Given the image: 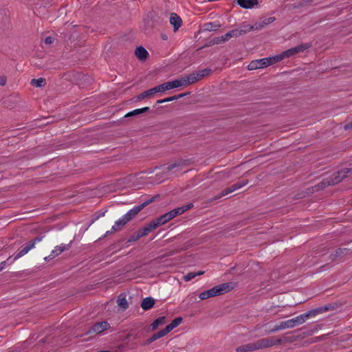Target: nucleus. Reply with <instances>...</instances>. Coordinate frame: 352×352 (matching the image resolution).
<instances>
[{
    "label": "nucleus",
    "mask_w": 352,
    "mask_h": 352,
    "mask_svg": "<svg viewBox=\"0 0 352 352\" xmlns=\"http://www.w3.org/2000/svg\"><path fill=\"white\" fill-rule=\"evenodd\" d=\"M155 221L157 223L158 226H162L168 222V220L167 219L164 214L156 218Z\"/></svg>",
    "instance_id": "obj_36"
},
{
    "label": "nucleus",
    "mask_w": 352,
    "mask_h": 352,
    "mask_svg": "<svg viewBox=\"0 0 352 352\" xmlns=\"http://www.w3.org/2000/svg\"><path fill=\"white\" fill-rule=\"evenodd\" d=\"M43 237H44V236H43V235L38 236L34 238L33 239L29 241L25 244H24L21 247V249L16 253L13 261H15V260L21 258V256H24L25 254H26L30 250H32L35 246V244L37 242L41 241L42 239H43Z\"/></svg>",
    "instance_id": "obj_4"
},
{
    "label": "nucleus",
    "mask_w": 352,
    "mask_h": 352,
    "mask_svg": "<svg viewBox=\"0 0 352 352\" xmlns=\"http://www.w3.org/2000/svg\"><path fill=\"white\" fill-rule=\"evenodd\" d=\"M141 237L140 236L139 234L138 233V232L133 233L129 238V239L127 240L126 243H132V242H134V241H138V239H140Z\"/></svg>",
    "instance_id": "obj_38"
},
{
    "label": "nucleus",
    "mask_w": 352,
    "mask_h": 352,
    "mask_svg": "<svg viewBox=\"0 0 352 352\" xmlns=\"http://www.w3.org/2000/svg\"><path fill=\"white\" fill-rule=\"evenodd\" d=\"M170 23L173 26L174 31L176 32L181 27L182 20L176 13H171Z\"/></svg>",
    "instance_id": "obj_15"
},
{
    "label": "nucleus",
    "mask_w": 352,
    "mask_h": 352,
    "mask_svg": "<svg viewBox=\"0 0 352 352\" xmlns=\"http://www.w3.org/2000/svg\"><path fill=\"white\" fill-rule=\"evenodd\" d=\"M189 94H190V92H185V93H182V94H178V95H176V96L168 97V98H164V99H162V100H158L156 102V104H162V103H164V102H171V101H173L175 100L180 99L182 98H184L186 96H188Z\"/></svg>",
    "instance_id": "obj_24"
},
{
    "label": "nucleus",
    "mask_w": 352,
    "mask_h": 352,
    "mask_svg": "<svg viewBox=\"0 0 352 352\" xmlns=\"http://www.w3.org/2000/svg\"><path fill=\"white\" fill-rule=\"evenodd\" d=\"M184 86H187L197 82V78L195 77L194 73L189 74L188 76L182 77Z\"/></svg>",
    "instance_id": "obj_28"
},
{
    "label": "nucleus",
    "mask_w": 352,
    "mask_h": 352,
    "mask_svg": "<svg viewBox=\"0 0 352 352\" xmlns=\"http://www.w3.org/2000/svg\"><path fill=\"white\" fill-rule=\"evenodd\" d=\"M327 307L329 308V310L331 311L336 309L339 307V305L337 302H333L328 304Z\"/></svg>",
    "instance_id": "obj_54"
},
{
    "label": "nucleus",
    "mask_w": 352,
    "mask_h": 352,
    "mask_svg": "<svg viewBox=\"0 0 352 352\" xmlns=\"http://www.w3.org/2000/svg\"><path fill=\"white\" fill-rule=\"evenodd\" d=\"M173 329V328L172 327V326L169 324L168 325L166 326L165 328H164L163 329L160 330V332L162 335V336H166L167 333H168L169 332H170Z\"/></svg>",
    "instance_id": "obj_40"
},
{
    "label": "nucleus",
    "mask_w": 352,
    "mask_h": 352,
    "mask_svg": "<svg viewBox=\"0 0 352 352\" xmlns=\"http://www.w3.org/2000/svg\"><path fill=\"white\" fill-rule=\"evenodd\" d=\"M252 30H258L264 28V24L256 23L254 25H250Z\"/></svg>",
    "instance_id": "obj_48"
},
{
    "label": "nucleus",
    "mask_w": 352,
    "mask_h": 352,
    "mask_svg": "<svg viewBox=\"0 0 352 352\" xmlns=\"http://www.w3.org/2000/svg\"><path fill=\"white\" fill-rule=\"evenodd\" d=\"M309 318L311 317L309 316V311H307L290 320L280 322L279 324H276L274 328L266 331V332L267 333H271L279 330L293 328L297 325L302 324Z\"/></svg>",
    "instance_id": "obj_2"
},
{
    "label": "nucleus",
    "mask_w": 352,
    "mask_h": 352,
    "mask_svg": "<svg viewBox=\"0 0 352 352\" xmlns=\"http://www.w3.org/2000/svg\"><path fill=\"white\" fill-rule=\"evenodd\" d=\"M191 159H180L177 162L168 165L166 168L167 172H169L176 167L189 166L192 164Z\"/></svg>",
    "instance_id": "obj_14"
},
{
    "label": "nucleus",
    "mask_w": 352,
    "mask_h": 352,
    "mask_svg": "<svg viewBox=\"0 0 352 352\" xmlns=\"http://www.w3.org/2000/svg\"><path fill=\"white\" fill-rule=\"evenodd\" d=\"M54 41V38L52 37V36H47L45 38V43L46 44H52L53 43Z\"/></svg>",
    "instance_id": "obj_57"
},
{
    "label": "nucleus",
    "mask_w": 352,
    "mask_h": 352,
    "mask_svg": "<svg viewBox=\"0 0 352 352\" xmlns=\"http://www.w3.org/2000/svg\"><path fill=\"white\" fill-rule=\"evenodd\" d=\"M172 213H173L174 217H176L182 214H183V210H182L181 207H178L171 210Z\"/></svg>",
    "instance_id": "obj_47"
},
{
    "label": "nucleus",
    "mask_w": 352,
    "mask_h": 352,
    "mask_svg": "<svg viewBox=\"0 0 352 352\" xmlns=\"http://www.w3.org/2000/svg\"><path fill=\"white\" fill-rule=\"evenodd\" d=\"M118 305L122 309L126 310L129 307V303L124 294H121L117 299Z\"/></svg>",
    "instance_id": "obj_26"
},
{
    "label": "nucleus",
    "mask_w": 352,
    "mask_h": 352,
    "mask_svg": "<svg viewBox=\"0 0 352 352\" xmlns=\"http://www.w3.org/2000/svg\"><path fill=\"white\" fill-rule=\"evenodd\" d=\"M199 73L201 74L202 78L208 76L212 72V70L209 68H206V69L199 70Z\"/></svg>",
    "instance_id": "obj_46"
},
{
    "label": "nucleus",
    "mask_w": 352,
    "mask_h": 352,
    "mask_svg": "<svg viewBox=\"0 0 352 352\" xmlns=\"http://www.w3.org/2000/svg\"><path fill=\"white\" fill-rule=\"evenodd\" d=\"M140 211V207H139L138 206H135L133 208L131 209L127 213H126L123 216V217L127 222H129L131 220H132Z\"/></svg>",
    "instance_id": "obj_21"
},
{
    "label": "nucleus",
    "mask_w": 352,
    "mask_h": 352,
    "mask_svg": "<svg viewBox=\"0 0 352 352\" xmlns=\"http://www.w3.org/2000/svg\"><path fill=\"white\" fill-rule=\"evenodd\" d=\"M214 38H213L212 39H211L208 43H206L203 47H210V46H212V45H214L215 44H217V43H214Z\"/></svg>",
    "instance_id": "obj_59"
},
{
    "label": "nucleus",
    "mask_w": 352,
    "mask_h": 352,
    "mask_svg": "<svg viewBox=\"0 0 352 352\" xmlns=\"http://www.w3.org/2000/svg\"><path fill=\"white\" fill-rule=\"evenodd\" d=\"M218 296V295H217V290H216V288L214 286L212 288H211L210 289H208V290L201 292L199 294V298L201 300H206L211 297H214V296Z\"/></svg>",
    "instance_id": "obj_22"
},
{
    "label": "nucleus",
    "mask_w": 352,
    "mask_h": 352,
    "mask_svg": "<svg viewBox=\"0 0 352 352\" xmlns=\"http://www.w3.org/2000/svg\"><path fill=\"white\" fill-rule=\"evenodd\" d=\"M162 85L164 87V91H167V90L172 89L184 86L182 78L162 83Z\"/></svg>",
    "instance_id": "obj_12"
},
{
    "label": "nucleus",
    "mask_w": 352,
    "mask_h": 352,
    "mask_svg": "<svg viewBox=\"0 0 352 352\" xmlns=\"http://www.w3.org/2000/svg\"><path fill=\"white\" fill-rule=\"evenodd\" d=\"M163 85L161 84L148 90H146L136 96L138 100H142L146 98L150 97L156 93L164 92Z\"/></svg>",
    "instance_id": "obj_9"
},
{
    "label": "nucleus",
    "mask_w": 352,
    "mask_h": 352,
    "mask_svg": "<svg viewBox=\"0 0 352 352\" xmlns=\"http://www.w3.org/2000/svg\"><path fill=\"white\" fill-rule=\"evenodd\" d=\"M313 0H301L297 3L291 5L292 9H299L306 6L310 5Z\"/></svg>",
    "instance_id": "obj_31"
},
{
    "label": "nucleus",
    "mask_w": 352,
    "mask_h": 352,
    "mask_svg": "<svg viewBox=\"0 0 352 352\" xmlns=\"http://www.w3.org/2000/svg\"><path fill=\"white\" fill-rule=\"evenodd\" d=\"M119 230H120V228L115 224L114 226H112L111 231L116 232V231H118Z\"/></svg>",
    "instance_id": "obj_63"
},
{
    "label": "nucleus",
    "mask_w": 352,
    "mask_h": 352,
    "mask_svg": "<svg viewBox=\"0 0 352 352\" xmlns=\"http://www.w3.org/2000/svg\"><path fill=\"white\" fill-rule=\"evenodd\" d=\"M315 331L316 329H309L306 331H303L302 333L297 336V338H304L307 336H311Z\"/></svg>",
    "instance_id": "obj_42"
},
{
    "label": "nucleus",
    "mask_w": 352,
    "mask_h": 352,
    "mask_svg": "<svg viewBox=\"0 0 352 352\" xmlns=\"http://www.w3.org/2000/svg\"><path fill=\"white\" fill-rule=\"evenodd\" d=\"M160 197V195H155L154 197L147 199L146 201H144L142 204H141L140 205H138L139 207H140V210H142L143 208H144L146 206H148V204L153 203V201H155L157 198Z\"/></svg>",
    "instance_id": "obj_33"
},
{
    "label": "nucleus",
    "mask_w": 352,
    "mask_h": 352,
    "mask_svg": "<svg viewBox=\"0 0 352 352\" xmlns=\"http://www.w3.org/2000/svg\"><path fill=\"white\" fill-rule=\"evenodd\" d=\"M138 233L139 234L140 237H143L144 236H146L149 232L147 231V230L144 227L141 229H140L138 231Z\"/></svg>",
    "instance_id": "obj_52"
},
{
    "label": "nucleus",
    "mask_w": 352,
    "mask_h": 352,
    "mask_svg": "<svg viewBox=\"0 0 352 352\" xmlns=\"http://www.w3.org/2000/svg\"><path fill=\"white\" fill-rule=\"evenodd\" d=\"M195 277H196L195 272H189L184 276V280L185 281H190Z\"/></svg>",
    "instance_id": "obj_44"
},
{
    "label": "nucleus",
    "mask_w": 352,
    "mask_h": 352,
    "mask_svg": "<svg viewBox=\"0 0 352 352\" xmlns=\"http://www.w3.org/2000/svg\"><path fill=\"white\" fill-rule=\"evenodd\" d=\"M282 53L284 56V58H288V57H290V56L294 55V53L293 50H292V48H290L285 52H283Z\"/></svg>",
    "instance_id": "obj_50"
},
{
    "label": "nucleus",
    "mask_w": 352,
    "mask_h": 352,
    "mask_svg": "<svg viewBox=\"0 0 352 352\" xmlns=\"http://www.w3.org/2000/svg\"><path fill=\"white\" fill-rule=\"evenodd\" d=\"M105 212L106 211L96 212L95 218L91 221V223H94L96 220L98 219L100 217H103Z\"/></svg>",
    "instance_id": "obj_56"
},
{
    "label": "nucleus",
    "mask_w": 352,
    "mask_h": 352,
    "mask_svg": "<svg viewBox=\"0 0 352 352\" xmlns=\"http://www.w3.org/2000/svg\"><path fill=\"white\" fill-rule=\"evenodd\" d=\"M194 74L195 75V77H197V81H199L203 78L201 74L199 73V71H198L197 72H194Z\"/></svg>",
    "instance_id": "obj_62"
},
{
    "label": "nucleus",
    "mask_w": 352,
    "mask_h": 352,
    "mask_svg": "<svg viewBox=\"0 0 352 352\" xmlns=\"http://www.w3.org/2000/svg\"><path fill=\"white\" fill-rule=\"evenodd\" d=\"M275 19H276L274 16L267 18L263 21L262 24H264V27H265V25H269L271 23L274 22L275 21Z\"/></svg>",
    "instance_id": "obj_51"
},
{
    "label": "nucleus",
    "mask_w": 352,
    "mask_h": 352,
    "mask_svg": "<svg viewBox=\"0 0 352 352\" xmlns=\"http://www.w3.org/2000/svg\"><path fill=\"white\" fill-rule=\"evenodd\" d=\"M164 215L166 216L168 221L175 218L173 216V213H172L171 210L165 213Z\"/></svg>",
    "instance_id": "obj_58"
},
{
    "label": "nucleus",
    "mask_w": 352,
    "mask_h": 352,
    "mask_svg": "<svg viewBox=\"0 0 352 352\" xmlns=\"http://www.w3.org/2000/svg\"><path fill=\"white\" fill-rule=\"evenodd\" d=\"M237 3V4L243 8H245V9H248V0H235Z\"/></svg>",
    "instance_id": "obj_43"
},
{
    "label": "nucleus",
    "mask_w": 352,
    "mask_h": 352,
    "mask_svg": "<svg viewBox=\"0 0 352 352\" xmlns=\"http://www.w3.org/2000/svg\"><path fill=\"white\" fill-rule=\"evenodd\" d=\"M237 32V37L244 35L252 30L250 25L243 23L239 28L234 29Z\"/></svg>",
    "instance_id": "obj_25"
},
{
    "label": "nucleus",
    "mask_w": 352,
    "mask_h": 352,
    "mask_svg": "<svg viewBox=\"0 0 352 352\" xmlns=\"http://www.w3.org/2000/svg\"><path fill=\"white\" fill-rule=\"evenodd\" d=\"M155 303V300L152 297L144 298L141 302V307L143 310L147 311L152 309Z\"/></svg>",
    "instance_id": "obj_19"
},
{
    "label": "nucleus",
    "mask_w": 352,
    "mask_h": 352,
    "mask_svg": "<svg viewBox=\"0 0 352 352\" xmlns=\"http://www.w3.org/2000/svg\"><path fill=\"white\" fill-rule=\"evenodd\" d=\"M234 287V284L232 283H225L215 286L218 296L224 294L232 291Z\"/></svg>",
    "instance_id": "obj_11"
},
{
    "label": "nucleus",
    "mask_w": 352,
    "mask_h": 352,
    "mask_svg": "<svg viewBox=\"0 0 352 352\" xmlns=\"http://www.w3.org/2000/svg\"><path fill=\"white\" fill-rule=\"evenodd\" d=\"M110 324L107 321L96 322L87 332V334L100 333L110 328Z\"/></svg>",
    "instance_id": "obj_8"
},
{
    "label": "nucleus",
    "mask_w": 352,
    "mask_h": 352,
    "mask_svg": "<svg viewBox=\"0 0 352 352\" xmlns=\"http://www.w3.org/2000/svg\"><path fill=\"white\" fill-rule=\"evenodd\" d=\"M292 340L291 338L283 337V339L282 338H277L275 339L274 337H267L262 338V343L263 349L269 348L275 345L281 344L283 342H291Z\"/></svg>",
    "instance_id": "obj_7"
},
{
    "label": "nucleus",
    "mask_w": 352,
    "mask_h": 352,
    "mask_svg": "<svg viewBox=\"0 0 352 352\" xmlns=\"http://www.w3.org/2000/svg\"><path fill=\"white\" fill-rule=\"evenodd\" d=\"M166 322V318L165 316H161L155 319L150 326L147 327V331H155L157 329L160 325L165 324Z\"/></svg>",
    "instance_id": "obj_18"
},
{
    "label": "nucleus",
    "mask_w": 352,
    "mask_h": 352,
    "mask_svg": "<svg viewBox=\"0 0 352 352\" xmlns=\"http://www.w3.org/2000/svg\"><path fill=\"white\" fill-rule=\"evenodd\" d=\"M263 349L262 339L256 342L242 344L236 349V352H252Z\"/></svg>",
    "instance_id": "obj_5"
},
{
    "label": "nucleus",
    "mask_w": 352,
    "mask_h": 352,
    "mask_svg": "<svg viewBox=\"0 0 352 352\" xmlns=\"http://www.w3.org/2000/svg\"><path fill=\"white\" fill-rule=\"evenodd\" d=\"M328 311H329V308L327 307V305H324V306H321V307H317L316 309H313L309 310L308 311H309L310 317H314V316H316L318 314H322V313H324V312Z\"/></svg>",
    "instance_id": "obj_27"
},
{
    "label": "nucleus",
    "mask_w": 352,
    "mask_h": 352,
    "mask_svg": "<svg viewBox=\"0 0 352 352\" xmlns=\"http://www.w3.org/2000/svg\"><path fill=\"white\" fill-rule=\"evenodd\" d=\"M158 227V224L156 222L155 219L151 221L147 226H144V228L147 230L148 232H151L153 230H155Z\"/></svg>",
    "instance_id": "obj_34"
},
{
    "label": "nucleus",
    "mask_w": 352,
    "mask_h": 352,
    "mask_svg": "<svg viewBox=\"0 0 352 352\" xmlns=\"http://www.w3.org/2000/svg\"><path fill=\"white\" fill-rule=\"evenodd\" d=\"M173 329V328L172 327V326L169 324L168 325L166 326L165 328H164L163 329L160 330V332L162 335V336H166L167 333H168L169 332H170Z\"/></svg>",
    "instance_id": "obj_39"
},
{
    "label": "nucleus",
    "mask_w": 352,
    "mask_h": 352,
    "mask_svg": "<svg viewBox=\"0 0 352 352\" xmlns=\"http://www.w3.org/2000/svg\"><path fill=\"white\" fill-rule=\"evenodd\" d=\"M150 110V108L148 107H145L141 109H134L131 111L128 112L124 117V118H128L133 116H139L143 113L148 112Z\"/></svg>",
    "instance_id": "obj_23"
},
{
    "label": "nucleus",
    "mask_w": 352,
    "mask_h": 352,
    "mask_svg": "<svg viewBox=\"0 0 352 352\" xmlns=\"http://www.w3.org/2000/svg\"><path fill=\"white\" fill-rule=\"evenodd\" d=\"M352 175V168H343L333 173L328 177L323 179L320 183L314 186L316 191L321 190L331 186L339 184L343 179Z\"/></svg>",
    "instance_id": "obj_1"
},
{
    "label": "nucleus",
    "mask_w": 352,
    "mask_h": 352,
    "mask_svg": "<svg viewBox=\"0 0 352 352\" xmlns=\"http://www.w3.org/2000/svg\"><path fill=\"white\" fill-rule=\"evenodd\" d=\"M352 129V121L349 122V123H347L344 126V129L345 130H349V129Z\"/></svg>",
    "instance_id": "obj_61"
},
{
    "label": "nucleus",
    "mask_w": 352,
    "mask_h": 352,
    "mask_svg": "<svg viewBox=\"0 0 352 352\" xmlns=\"http://www.w3.org/2000/svg\"><path fill=\"white\" fill-rule=\"evenodd\" d=\"M162 335L160 332V331H159L158 332H156L155 333H153L149 338H148L147 340H146L144 343L142 344L143 346H147V345H149L150 344H151L153 342L157 340V339H160L161 338H162Z\"/></svg>",
    "instance_id": "obj_29"
},
{
    "label": "nucleus",
    "mask_w": 352,
    "mask_h": 352,
    "mask_svg": "<svg viewBox=\"0 0 352 352\" xmlns=\"http://www.w3.org/2000/svg\"><path fill=\"white\" fill-rule=\"evenodd\" d=\"M347 256H352V250L347 248H337L329 256V259L331 261L342 262Z\"/></svg>",
    "instance_id": "obj_3"
},
{
    "label": "nucleus",
    "mask_w": 352,
    "mask_h": 352,
    "mask_svg": "<svg viewBox=\"0 0 352 352\" xmlns=\"http://www.w3.org/2000/svg\"><path fill=\"white\" fill-rule=\"evenodd\" d=\"M193 207V204L190 203L186 206H181L182 210H183V213H184L188 210L191 209Z\"/></svg>",
    "instance_id": "obj_55"
},
{
    "label": "nucleus",
    "mask_w": 352,
    "mask_h": 352,
    "mask_svg": "<svg viewBox=\"0 0 352 352\" xmlns=\"http://www.w3.org/2000/svg\"><path fill=\"white\" fill-rule=\"evenodd\" d=\"M267 58L254 60L248 65L249 70L262 69L268 67Z\"/></svg>",
    "instance_id": "obj_10"
},
{
    "label": "nucleus",
    "mask_w": 352,
    "mask_h": 352,
    "mask_svg": "<svg viewBox=\"0 0 352 352\" xmlns=\"http://www.w3.org/2000/svg\"><path fill=\"white\" fill-rule=\"evenodd\" d=\"M46 84V80L44 78H39L38 79H32L31 80V85L36 87H44Z\"/></svg>",
    "instance_id": "obj_32"
},
{
    "label": "nucleus",
    "mask_w": 352,
    "mask_h": 352,
    "mask_svg": "<svg viewBox=\"0 0 352 352\" xmlns=\"http://www.w3.org/2000/svg\"><path fill=\"white\" fill-rule=\"evenodd\" d=\"M258 0H248V9H251L254 8L255 6L258 5Z\"/></svg>",
    "instance_id": "obj_53"
},
{
    "label": "nucleus",
    "mask_w": 352,
    "mask_h": 352,
    "mask_svg": "<svg viewBox=\"0 0 352 352\" xmlns=\"http://www.w3.org/2000/svg\"><path fill=\"white\" fill-rule=\"evenodd\" d=\"M182 320L183 318L182 317H177L171 321L170 324L175 329L182 323Z\"/></svg>",
    "instance_id": "obj_37"
},
{
    "label": "nucleus",
    "mask_w": 352,
    "mask_h": 352,
    "mask_svg": "<svg viewBox=\"0 0 352 352\" xmlns=\"http://www.w3.org/2000/svg\"><path fill=\"white\" fill-rule=\"evenodd\" d=\"M283 59H284V56L283 55V53H280V54L267 58V62L268 65L270 66V65H272L273 64L278 63Z\"/></svg>",
    "instance_id": "obj_30"
},
{
    "label": "nucleus",
    "mask_w": 352,
    "mask_h": 352,
    "mask_svg": "<svg viewBox=\"0 0 352 352\" xmlns=\"http://www.w3.org/2000/svg\"><path fill=\"white\" fill-rule=\"evenodd\" d=\"M315 331L316 329H309L306 331H303L302 333L297 336V338H304L307 336H311Z\"/></svg>",
    "instance_id": "obj_41"
},
{
    "label": "nucleus",
    "mask_w": 352,
    "mask_h": 352,
    "mask_svg": "<svg viewBox=\"0 0 352 352\" xmlns=\"http://www.w3.org/2000/svg\"><path fill=\"white\" fill-rule=\"evenodd\" d=\"M311 46H312L311 43H302L299 45H297V47H298L299 52H303L305 50L311 47Z\"/></svg>",
    "instance_id": "obj_35"
},
{
    "label": "nucleus",
    "mask_w": 352,
    "mask_h": 352,
    "mask_svg": "<svg viewBox=\"0 0 352 352\" xmlns=\"http://www.w3.org/2000/svg\"><path fill=\"white\" fill-rule=\"evenodd\" d=\"M219 175H222V176H223V177H228V173H226V172H224V171H223V172H219Z\"/></svg>",
    "instance_id": "obj_64"
},
{
    "label": "nucleus",
    "mask_w": 352,
    "mask_h": 352,
    "mask_svg": "<svg viewBox=\"0 0 352 352\" xmlns=\"http://www.w3.org/2000/svg\"><path fill=\"white\" fill-rule=\"evenodd\" d=\"M72 244V241H70L67 245H57L54 250H53L51 252V256L54 258L59 254H60L62 252H63L65 250H69Z\"/></svg>",
    "instance_id": "obj_16"
},
{
    "label": "nucleus",
    "mask_w": 352,
    "mask_h": 352,
    "mask_svg": "<svg viewBox=\"0 0 352 352\" xmlns=\"http://www.w3.org/2000/svg\"><path fill=\"white\" fill-rule=\"evenodd\" d=\"M248 179H243L241 181H239L236 183L234 184L230 187L222 190L218 195L214 197L213 198V199L216 200V199H220V198L223 197V196H226V195H228L229 193H231V192L243 187L244 186L248 184Z\"/></svg>",
    "instance_id": "obj_6"
},
{
    "label": "nucleus",
    "mask_w": 352,
    "mask_h": 352,
    "mask_svg": "<svg viewBox=\"0 0 352 352\" xmlns=\"http://www.w3.org/2000/svg\"><path fill=\"white\" fill-rule=\"evenodd\" d=\"M232 37H237V32L235 31L234 29L229 31L221 36L214 37V42L217 43V44L223 43L229 41Z\"/></svg>",
    "instance_id": "obj_13"
},
{
    "label": "nucleus",
    "mask_w": 352,
    "mask_h": 352,
    "mask_svg": "<svg viewBox=\"0 0 352 352\" xmlns=\"http://www.w3.org/2000/svg\"><path fill=\"white\" fill-rule=\"evenodd\" d=\"M6 76H1L0 77V85L3 86L6 83Z\"/></svg>",
    "instance_id": "obj_60"
},
{
    "label": "nucleus",
    "mask_w": 352,
    "mask_h": 352,
    "mask_svg": "<svg viewBox=\"0 0 352 352\" xmlns=\"http://www.w3.org/2000/svg\"><path fill=\"white\" fill-rule=\"evenodd\" d=\"M136 57L141 61H144L148 56V52L142 46H138L135 51Z\"/></svg>",
    "instance_id": "obj_17"
},
{
    "label": "nucleus",
    "mask_w": 352,
    "mask_h": 352,
    "mask_svg": "<svg viewBox=\"0 0 352 352\" xmlns=\"http://www.w3.org/2000/svg\"><path fill=\"white\" fill-rule=\"evenodd\" d=\"M11 260V256H9L8 258V259L6 261H2L1 263H0V271H1L3 269L5 268L6 264H11L12 263V262L14 261L13 260L12 261H10Z\"/></svg>",
    "instance_id": "obj_45"
},
{
    "label": "nucleus",
    "mask_w": 352,
    "mask_h": 352,
    "mask_svg": "<svg viewBox=\"0 0 352 352\" xmlns=\"http://www.w3.org/2000/svg\"><path fill=\"white\" fill-rule=\"evenodd\" d=\"M128 222L125 220L124 217L119 219L116 222V225L120 229V227L124 226L125 224H126Z\"/></svg>",
    "instance_id": "obj_49"
},
{
    "label": "nucleus",
    "mask_w": 352,
    "mask_h": 352,
    "mask_svg": "<svg viewBox=\"0 0 352 352\" xmlns=\"http://www.w3.org/2000/svg\"><path fill=\"white\" fill-rule=\"evenodd\" d=\"M221 24L219 22H208L202 25V31H216L221 28Z\"/></svg>",
    "instance_id": "obj_20"
}]
</instances>
